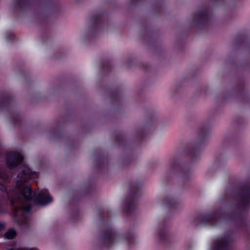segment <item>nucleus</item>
Masks as SVG:
<instances>
[{
    "mask_svg": "<svg viewBox=\"0 0 250 250\" xmlns=\"http://www.w3.org/2000/svg\"><path fill=\"white\" fill-rule=\"evenodd\" d=\"M23 172L20 173L18 175V180L16 182V187L21 188V193L24 197L27 200L32 198L34 193L28 187L24 186V183L30 178V169L28 167H24Z\"/></svg>",
    "mask_w": 250,
    "mask_h": 250,
    "instance_id": "1",
    "label": "nucleus"
},
{
    "mask_svg": "<svg viewBox=\"0 0 250 250\" xmlns=\"http://www.w3.org/2000/svg\"><path fill=\"white\" fill-rule=\"evenodd\" d=\"M22 160V156L19 153H15L9 155L7 157L6 166L10 168H12L19 165Z\"/></svg>",
    "mask_w": 250,
    "mask_h": 250,
    "instance_id": "2",
    "label": "nucleus"
},
{
    "mask_svg": "<svg viewBox=\"0 0 250 250\" xmlns=\"http://www.w3.org/2000/svg\"><path fill=\"white\" fill-rule=\"evenodd\" d=\"M52 198L49 196L48 191H42L38 194L36 202L38 205H45L51 202Z\"/></svg>",
    "mask_w": 250,
    "mask_h": 250,
    "instance_id": "3",
    "label": "nucleus"
},
{
    "mask_svg": "<svg viewBox=\"0 0 250 250\" xmlns=\"http://www.w3.org/2000/svg\"><path fill=\"white\" fill-rule=\"evenodd\" d=\"M16 231L14 230L11 229L5 232L4 235L7 239H13L16 235Z\"/></svg>",
    "mask_w": 250,
    "mask_h": 250,
    "instance_id": "4",
    "label": "nucleus"
},
{
    "mask_svg": "<svg viewBox=\"0 0 250 250\" xmlns=\"http://www.w3.org/2000/svg\"><path fill=\"white\" fill-rule=\"evenodd\" d=\"M22 209L23 210H25L27 211H30V210L31 209V207L29 205H27L25 207H22Z\"/></svg>",
    "mask_w": 250,
    "mask_h": 250,
    "instance_id": "5",
    "label": "nucleus"
},
{
    "mask_svg": "<svg viewBox=\"0 0 250 250\" xmlns=\"http://www.w3.org/2000/svg\"><path fill=\"white\" fill-rule=\"evenodd\" d=\"M1 187H2L1 190H3L4 188L2 186H1Z\"/></svg>",
    "mask_w": 250,
    "mask_h": 250,
    "instance_id": "6",
    "label": "nucleus"
}]
</instances>
